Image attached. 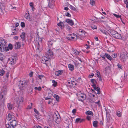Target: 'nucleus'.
Wrapping results in <instances>:
<instances>
[{
    "label": "nucleus",
    "mask_w": 128,
    "mask_h": 128,
    "mask_svg": "<svg viewBox=\"0 0 128 128\" xmlns=\"http://www.w3.org/2000/svg\"><path fill=\"white\" fill-rule=\"evenodd\" d=\"M68 67L70 70L72 71L74 70V67L73 65L70 64L68 65Z\"/></svg>",
    "instance_id": "b1692460"
},
{
    "label": "nucleus",
    "mask_w": 128,
    "mask_h": 128,
    "mask_svg": "<svg viewBox=\"0 0 128 128\" xmlns=\"http://www.w3.org/2000/svg\"><path fill=\"white\" fill-rule=\"evenodd\" d=\"M55 42V41L54 40H51L48 42V46L51 48L52 47L53 44Z\"/></svg>",
    "instance_id": "dca6fc26"
},
{
    "label": "nucleus",
    "mask_w": 128,
    "mask_h": 128,
    "mask_svg": "<svg viewBox=\"0 0 128 128\" xmlns=\"http://www.w3.org/2000/svg\"><path fill=\"white\" fill-rule=\"evenodd\" d=\"M22 45L21 43L20 42H17L14 44V48L17 49L20 48Z\"/></svg>",
    "instance_id": "ddd939ff"
},
{
    "label": "nucleus",
    "mask_w": 128,
    "mask_h": 128,
    "mask_svg": "<svg viewBox=\"0 0 128 128\" xmlns=\"http://www.w3.org/2000/svg\"><path fill=\"white\" fill-rule=\"evenodd\" d=\"M66 14V16L70 17L71 16L70 14V13L69 12H67V13H66V14Z\"/></svg>",
    "instance_id": "bf43d9fd"
},
{
    "label": "nucleus",
    "mask_w": 128,
    "mask_h": 128,
    "mask_svg": "<svg viewBox=\"0 0 128 128\" xmlns=\"http://www.w3.org/2000/svg\"><path fill=\"white\" fill-rule=\"evenodd\" d=\"M26 85L27 83L26 81L20 80L19 82L18 86L20 90H23L25 88Z\"/></svg>",
    "instance_id": "20e7f679"
},
{
    "label": "nucleus",
    "mask_w": 128,
    "mask_h": 128,
    "mask_svg": "<svg viewBox=\"0 0 128 128\" xmlns=\"http://www.w3.org/2000/svg\"><path fill=\"white\" fill-rule=\"evenodd\" d=\"M30 5L31 7L33 6V4L32 2H30Z\"/></svg>",
    "instance_id": "338daca9"
},
{
    "label": "nucleus",
    "mask_w": 128,
    "mask_h": 128,
    "mask_svg": "<svg viewBox=\"0 0 128 128\" xmlns=\"http://www.w3.org/2000/svg\"><path fill=\"white\" fill-rule=\"evenodd\" d=\"M124 3L126 4V7L128 8V0H126L124 1Z\"/></svg>",
    "instance_id": "de8ad7c7"
},
{
    "label": "nucleus",
    "mask_w": 128,
    "mask_h": 128,
    "mask_svg": "<svg viewBox=\"0 0 128 128\" xmlns=\"http://www.w3.org/2000/svg\"><path fill=\"white\" fill-rule=\"evenodd\" d=\"M5 73V71L4 70L2 69V68H1L0 70V76H3Z\"/></svg>",
    "instance_id": "473e14b6"
},
{
    "label": "nucleus",
    "mask_w": 128,
    "mask_h": 128,
    "mask_svg": "<svg viewBox=\"0 0 128 128\" xmlns=\"http://www.w3.org/2000/svg\"><path fill=\"white\" fill-rule=\"evenodd\" d=\"M91 82L92 83V87L96 86V84H97L96 80L94 79H92L90 80Z\"/></svg>",
    "instance_id": "412c9836"
},
{
    "label": "nucleus",
    "mask_w": 128,
    "mask_h": 128,
    "mask_svg": "<svg viewBox=\"0 0 128 128\" xmlns=\"http://www.w3.org/2000/svg\"><path fill=\"white\" fill-rule=\"evenodd\" d=\"M95 103L97 104L99 107H100L101 106V104L100 103V100H98L97 102H95Z\"/></svg>",
    "instance_id": "8fccbe9b"
},
{
    "label": "nucleus",
    "mask_w": 128,
    "mask_h": 128,
    "mask_svg": "<svg viewBox=\"0 0 128 128\" xmlns=\"http://www.w3.org/2000/svg\"><path fill=\"white\" fill-rule=\"evenodd\" d=\"M24 98L21 96L19 97L16 101L17 103L18 104L19 106V104H22L23 102Z\"/></svg>",
    "instance_id": "4468645a"
},
{
    "label": "nucleus",
    "mask_w": 128,
    "mask_h": 128,
    "mask_svg": "<svg viewBox=\"0 0 128 128\" xmlns=\"http://www.w3.org/2000/svg\"><path fill=\"white\" fill-rule=\"evenodd\" d=\"M127 55L126 54L125 52H122L120 53V56H125Z\"/></svg>",
    "instance_id": "79ce46f5"
},
{
    "label": "nucleus",
    "mask_w": 128,
    "mask_h": 128,
    "mask_svg": "<svg viewBox=\"0 0 128 128\" xmlns=\"http://www.w3.org/2000/svg\"><path fill=\"white\" fill-rule=\"evenodd\" d=\"M6 42L5 40L3 39H0V51L1 52L7 51L9 50V48L12 50L13 46L12 44H10L8 47L6 45Z\"/></svg>",
    "instance_id": "f257e3e1"
},
{
    "label": "nucleus",
    "mask_w": 128,
    "mask_h": 128,
    "mask_svg": "<svg viewBox=\"0 0 128 128\" xmlns=\"http://www.w3.org/2000/svg\"><path fill=\"white\" fill-rule=\"evenodd\" d=\"M73 53L75 54V55H79L78 54L80 53L79 52L77 51L76 49H73L72 50Z\"/></svg>",
    "instance_id": "c756f323"
},
{
    "label": "nucleus",
    "mask_w": 128,
    "mask_h": 128,
    "mask_svg": "<svg viewBox=\"0 0 128 128\" xmlns=\"http://www.w3.org/2000/svg\"><path fill=\"white\" fill-rule=\"evenodd\" d=\"M86 115H91L92 116L94 115L93 113L90 110H88L86 112Z\"/></svg>",
    "instance_id": "7c9ffc66"
},
{
    "label": "nucleus",
    "mask_w": 128,
    "mask_h": 128,
    "mask_svg": "<svg viewBox=\"0 0 128 128\" xmlns=\"http://www.w3.org/2000/svg\"><path fill=\"white\" fill-rule=\"evenodd\" d=\"M34 112L37 114H39V112L35 108H34Z\"/></svg>",
    "instance_id": "6e6d98bb"
},
{
    "label": "nucleus",
    "mask_w": 128,
    "mask_h": 128,
    "mask_svg": "<svg viewBox=\"0 0 128 128\" xmlns=\"http://www.w3.org/2000/svg\"><path fill=\"white\" fill-rule=\"evenodd\" d=\"M33 72H30V73L29 74V76L30 77H32L33 76Z\"/></svg>",
    "instance_id": "5fc2aeb1"
},
{
    "label": "nucleus",
    "mask_w": 128,
    "mask_h": 128,
    "mask_svg": "<svg viewBox=\"0 0 128 128\" xmlns=\"http://www.w3.org/2000/svg\"><path fill=\"white\" fill-rule=\"evenodd\" d=\"M96 74L97 75V77H99L100 76H102L100 74V72L98 70L96 71Z\"/></svg>",
    "instance_id": "58836bf2"
},
{
    "label": "nucleus",
    "mask_w": 128,
    "mask_h": 128,
    "mask_svg": "<svg viewBox=\"0 0 128 128\" xmlns=\"http://www.w3.org/2000/svg\"><path fill=\"white\" fill-rule=\"evenodd\" d=\"M94 76V74L93 73L91 74H90L88 76V77L89 78H92Z\"/></svg>",
    "instance_id": "680f3d73"
},
{
    "label": "nucleus",
    "mask_w": 128,
    "mask_h": 128,
    "mask_svg": "<svg viewBox=\"0 0 128 128\" xmlns=\"http://www.w3.org/2000/svg\"><path fill=\"white\" fill-rule=\"evenodd\" d=\"M34 89L35 90H38V91H40L42 89V88L40 86L38 87H37L36 86L34 88Z\"/></svg>",
    "instance_id": "a19ab883"
},
{
    "label": "nucleus",
    "mask_w": 128,
    "mask_h": 128,
    "mask_svg": "<svg viewBox=\"0 0 128 128\" xmlns=\"http://www.w3.org/2000/svg\"><path fill=\"white\" fill-rule=\"evenodd\" d=\"M66 29L68 30H70L71 29V28L69 26H66Z\"/></svg>",
    "instance_id": "e2e57ef3"
},
{
    "label": "nucleus",
    "mask_w": 128,
    "mask_h": 128,
    "mask_svg": "<svg viewBox=\"0 0 128 128\" xmlns=\"http://www.w3.org/2000/svg\"><path fill=\"white\" fill-rule=\"evenodd\" d=\"M114 50V47L113 46L110 47L108 50V51L109 52H113Z\"/></svg>",
    "instance_id": "c85d7f7f"
},
{
    "label": "nucleus",
    "mask_w": 128,
    "mask_h": 128,
    "mask_svg": "<svg viewBox=\"0 0 128 128\" xmlns=\"http://www.w3.org/2000/svg\"><path fill=\"white\" fill-rule=\"evenodd\" d=\"M70 8L71 10H76V8L71 5H70Z\"/></svg>",
    "instance_id": "603ef678"
},
{
    "label": "nucleus",
    "mask_w": 128,
    "mask_h": 128,
    "mask_svg": "<svg viewBox=\"0 0 128 128\" xmlns=\"http://www.w3.org/2000/svg\"><path fill=\"white\" fill-rule=\"evenodd\" d=\"M68 37L67 38L69 40H71L73 39L76 36V34L74 33H72L68 35Z\"/></svg>",
    "instance_id": "f8f14e48"
},
{
    "label": "nucleus",
    "mask_w": 128,
    "mask_h": 128,
    "mask_svg": "<svg viewBox=\"0 0 128 128\" xmlns=\"http://www.w3.org/2000/svg\"><path fill=\"white\" fill-rule=\"evenodd\" d=\"M91 28L93 29L94 30V29H96L97 28L96 26L94 25L93 26H91Z\"/></svg>",
    "instance_id": "13d9d810"
},
{
    "label": "nucleus",
    "mask_w": 128,
    "mask_h": 128,
    "mask_svg": "<svg viewBox=\"0 0 128 128\" xmlns=\"http://www.w3.org/2000/svg\"><path fill=\"white\" fill-rule=\"evenodd\" d=\"M30 15L29 14V13L28 14V15L26 16V18L27 19H30Z\"/></svg>",
    "instance_id": "4d7b16f0"
},
{
    "label": "nucleus",
    "mask_w": 128,
    "mask_h": 128,
    "mask_svg": "<svg viewBox=\"0 0 128 128\" xmlns=\"http://www.w3.org/2000/svg\"><path fill=\"white\" fill-rule=\"evenodd\" d=\"M7 120L9 121L11 120H12L15 119L16 118L12 114L8 113L7 116Z\"/></svg>",
    "instance_id": "423d86ee"
},
{
    "label": "nucleus",
    "mask_w": 128,
    "mask_h": 128,
    "mask_svg": "<svg viewBox=\"0 0 128 128\" xmlns=\"http://www.w3.org/2000/svg\"><path fill=\"white\" fill-rule=\"evenodd\" d=\"M15 56H11L8 58V61H10V63L12 64H14L16 61Z\"/></svg>",
    "instance_id": "1a4fd4ad"
},
{
    "label": "nucleus",
    "mask_w": 128,
    "mask_h": 128,
    "mask_svg": "<svg viewBox=\"0 0 128 128\" xmlns=\"http://www.w3.org/2000/svg\"><path fill=\"white\" fill-rule=\"evenodd\" d=\"M52 82L53 83L52 86H54L55 87L57 85V82L54 80H52Z\"/></svg>",
    "instance_id": "f704fd0d"
},
{
    "label": "nucleus",
    "mask_w": 128,
    "mask_h": 128,
    "mask_svg": "<svg viewBox=\"0 0 128 128\" xmlns=\"http://www.w3.org/2000/svg\"><path fill=\"white\" fill-rule=\"evenodd\" d=\"M85 95L83 94H79L77 98L79 101L83 102L85 99Z\"/></svg>",
    "instance_id": "0eeeda50"
},
{
    "label": "nucleus",
    "mask_w": 128,
    "mask_h": 128,
    "mask_svg": "<svg viewBox=\"0 0 128 128\" xmlns=\"http://www.w3.org/2000/svg\"><path fill=\"white\" fill-rule=\"evenodd\" d=\"M117 66L118 67V68L120 69H122V65L120 64H117Z\"/></svg>",
    "instance_id": "a18cd8bd"
},
{
    "label": "nucleus",
    "mask_w": 128,
    "mask_h": 128,
    "mask_svg": "<svg viewBox=\"0 0 128 128\" xmlns=\"http://www.w3.org/2000/svg\"><path fill=\"white\" fill-rule=\"evenodd\" d=\"M50 58H48L47 56H42V62L47 65V64L45 62H46L48 61V60H50Z\"/></svg>",
    "instance_id": "9d476101"
},
{
    "label": "nucleus",
    "mask_w": 128,
    "mask_h": 128,
    "mask_svg": "<svg viewBox=\"0 0 128 128\" xmlns=\"http://www.w3.org/2000/svg\"><path fill=\"white\" fill-rule=\"evenodd\" d=\"M66 21L71 26H72L74 24L73 21L69 19H66Z\"/></svg>",
    "instance_id": "aec40b11"
},
{
    "label": "nucleus",
    "mask_w": 128,
    "mask_h": 128,
    "mask_svg": "<svg viewBox=\"0 0 128 128\" xmlns=\"http://www.w3.org/2000/svg\"><path fill=\"white\" fill-rule=\"evenodd\" d=\"M44 77V76L43 75H38V78L40 80H41L42 78Z\"/></svg>",
    "instance_id": "09e8293b"
},
{
    "label": "nucleus",
    "mask_w": 128,
    "mask_h": 128,
    "mask_svg": "<svg viewBox=\"0 0 128 128\" xmlns=\"http://www.w3.org/2000/svg\"><path fill=\"white\" fill-rule=\"evenodd\" d=\"M6 95L0 92V103L2 104H4Z\"/></svg>",
    "instance_id": "39448f33"
},
{
    "label": "nucleus",
    "mask_w": 128,
    "mask_h": 128,
    "mask_svg": "<svg viewBox=\"0 0 128 128\" xmlns=\"http://www.w3.org/2000/svg\"><path fill=\"white\" fill-rule=\"evenodd\" d=\"M61 74V71L60 70L56 71L55 72V74L57 76H59Z\"/></svg>",
    "instance_id": "e433bc0d"
},
{
    "label": "nucleus",
    "mask_w": 128,
    "mask_h": 128,
    "mask_svg": "<svg viewBox=\"0 0 128 128\" xmlns=\"http://www.w3.org/2000/svg\"><path fill=\"white\" fill-rule=\"evenodd\" d=\"M113 15L115 17H116V18H121V15H119L116 14H114Z\"/></svg>",
    "instance_id": "49530a36"
},
{
    "label": "nucleus",
    "mask_w": 128,
    "mask_h": 128,
    "mask_svg": "<svg viewBox=\"0 0 128 128\" xmlns=\"http://www.w3.org/2000/svg\"><path fill=\"white\" fill-rule=\"evenodd\" d=\"M86 118L88 120H91V118L90 116H87Z\"/></svg>",
    "instance_id": "864d4df0"
},
{
    "label": "nucleus",
    "mask_w": 128,
    "mask_h": 128,
    "mask_svg": "<svg viewBox=\"0 0 128 128\" xmlns=\"http://www.w3.org/2000/svg\"><path fill=\"white\" fill-rule=\"evenodd\" d=\"M20 25L22 28H24L25 26L24 23V22H22L21 23Z\"/></svg>",
    "instance_id": "3c124183"
},
{
    "label": "nucleus",
    "mask_w": 128,
    "mask_h": 128,
    "mask_svg": "<svg viewBox=\"0 0 128 128\" xmlns=\"http://www.w3.org/2000/svg\"><path fill=\"white\" fill-rule=\"evenodd\" d=\"M18 37L17 36H15L14 37V39L15 40H18Z\"/></svg>",
    "instance_id": "69168bd1"
},
{
    "label": "nucleus",
    "mask_w": 128,
    "mask_h": 128,
    "mask_svg": "<svg viewBox=\"0 0 128 128\" xmlns=\"http://www.w3.org/2000/svg\"><path fill=\"white\" fill-rule=\"evenodd\" d=\"M90 3L92 6H93L95 4V2L93 0H90Z\"/></svg>",
    "instance_id": "c03bdc74"
},
{
    "label": "nucleus",
    "mask_w": 128,
    "mask_h": 128,
    "mask_svg": "<svg viewBox=\"0 0 128 128\" xmlns=\"http://www.w3.org/2000/svg\"><path fill=\"white\" fill-rule=\"evenodd\" d=\"M53 118L54 121L57 124L59 123L61 121V117L60 115L56 113L54 114L53 116Z\"/></svg>",
    "instance_id": "7ed1b4c3"
},
{
    "label": "nucleus",
    "mask_w": 128,
    "mask_h": 128,
    "mask_svg": "<svg viewBox=\"0 0 128 128\" xmlns=\"http://www.w3.org/2000/svg\"><path fill=\"white\" fill-rule=\"evenodd\" d=\"M46 56H51L53 55V53L52 51L49 48L47 50H46Z\"/></svg>",
    "instance_id": "6e6552de"
},
{
    "label": "nucleus",
    "mask_w": 128,
    "mask_h": 128,
    "mask_svg": "<svg viewBox=\"0 0 128 128\" xmlns=\"http://www.w3.org/2000/svg\"><path fill=\"white\" fill-rule=\"evenodd\" d=\"M76 109H73L72 110V113H73L74 114V113H75L76 112Z\"/></svg>",
    "instance_id": "052dcab7"
},
{
    "label": "nucleus",
    "mask_w": 128,
    "mask_h": 128,
    "mask_svg": "<svg viewBox=\"0 0 128 128\" xmlns=\"http://www.w3.org/2000/svg\"><path fill=\"white\" fill-rule=\"evenodd\" d=\"M99 78V80L100 81H102V76H100L99 77H98Z\"/></svg>",
    "instance_id": "0e129e2a"
},
{
    "label": "nucleus",
    "mask_w": 128,
    "mask_h": 128,
    "mask_svg": "<svg viewBox=\"0 0 128 128\" xmlns=\"http://www.w3.org/2000/svg\"><path fill=\"white\" fill-rule=\"evenodd\" d=\"M85 120L84 119H81L80 118H77L75 122V123H78V122H81L84 121Z\"/></svg>",
    "instance_id": "6ab92c4d"
},
{
    "label": "nucleus",
    "mask_w": 128,
    "mask_h": 128,
    "mask_svg": "<svg viewBox=\"0 0 128 128\" xmlns=\"http://www.w3.org/2000/svg\"><path fill=\"white\" fill-rule=\"evenodd\" d=\"M101 57L102 58V59L104 60L105 59L106 57L108 59L110 60V61H111L112 59V56H101Z\"/></svg>",
    "instance_id": "72a5a7b5"
},
{
    "label": "nucleus",
    "mask_w": 128,
    "mask_h": 128,
    "mask_svg": "<svg viewBox=\"0 0 128 128\" xmlns=\"http://www.w3.org/2000/svg\"><path fill=\"white\" fill-rule=\"evenodd\" d=\"M0 60L4 62L8 61V59L6 56H0Z\"/></svg>",
    "instance_id": "5701e85b"
},
{
    "label": "nucleus",
    "mask_w": 128,
    "mask_h": 128,
    "mask_svg": "<svg viewBox=\"0 0 128 128\" xmlns=\"http://www.w3.org/2000/svg\"><path fill=\"white\" fill-rule=\"evenodd\" d=\"M125 56H120V58L121 60L122 61V62H124L126 60V59L125 58Z\"/></svg>",
    "instance_id": "37998d69"
},
{
    "label": "nucleus",
    "mask_w": 128,
    "mask_h": 128,
    "mask_svg": "<svg viewBox=\"0 0 128 128\" xmlns=\"http://www.w3.org/2000/svg\"><path fill=\"white\" fill-rule=\"evenodd\" d=\"M10 125L9 124H6V128H14L18 124L16 120L14 119L10 122Z\"/></svg>",
    "instance_id": "f03ea898"
},
{
    "label": "nucleus",
    "mask_w": 128,
    "mask_h": 128,
    "mask_svg": "<svg viewBox=\"0 0 128 128\" xmlns=\"http://www.w3.org/2000/svg\"><path fill=\"white\" fill-rule=\"evenodd\" d=\"M7 88L6 86H4L2 89L1 92L4 94H6L7 92Z\"/></svg>",
    "instance_id": "2eb2a0df"
},
{
    "label": "nucleus",
    "mask_w": 128,
    "mask_h": 128,
    "mask_svg": "<svg viewBox=\"0 0 128 128\" xmlns=\"http://www.w3.org/2000/svg\"><path fill=\"white\" fill-rule=\"evenodd\" d=\"M54 97L56 99L57 102L59 101V97L58 95L54 94Z\"/></svg>",
    "instance_id": "4c0bfd02"
},
{
    "label": "nucleus",
    "mask_w": 128,
    "mask_h": 128,
    "mask_svg": "<svg viewBox=\"0 0 128 128\" xmlns=\"http://www.w3.org/2000/svg\"><path fill=\"white\" fill-rule=\"evenodd\" d=\"M63 23L62 22H60L57 24V25L59 26H60L61 29L64 28Z\"/></svg>",
    "instance_id": "bb28decb"
},
{
    "label": "nucleus",
    "mask_w": 128,
    "mask_h": 128,
    "mask_svg": "<svg viewBox=\"0 0 128 128\" xmlns=\"http://www.w3.org/2000/svg\"><path fill=\"white\" fill-rule=\"evenodd\" d=\"M113 37L116 38L118 39H120L122 38L121 35L118 34L117 32L114 36Z\"/></svg>",
    "instance_id": "f3484780"
},
{
    "label": "nucleus",
    "mask_w": 128,
    "mask_h": 128,
    "mask_svg": "<svg viewBox=\"0 0 128 128\" xmlns=\"http://www.w3.org/2000/svg\"><path fill=\"white\" fill-rule=\"evenodd\" d=\"M104 34L107 35L108 34V32L106 30H104L102 28H100L99 29Z\"/></svg>",
    "instance_id": "a878e982"
},
{
    "label": "nucleus",
    "mask_w": 128,
    "mask_h": 128,
    "mask_svg": "<svg viewBox=\"0 0 128 128\" xmlns=\"http://www.w3.org/2000/svg\"><path fill=\"white\" fill-rule=\"evenodd\" d=\"M48 6L51 8H54V1L53 0H48Z\"/></svg>",
    "instance_id": "9b49d317"
},
{
    "label": "nucleus",
    "mask_w": 128,
    "mask_h": 128,
    "mask_svg": "<svg viewBox=\"0 0 128 128\" xmlns=\"http://www.w3.org/2000/svg\"><path fill=\"white\" fill-rule=\"evenodd\" d=\"M109 31L113 36L117 32L114 30L111 29H110V30Z\"/></svg>",
    "instance_id": "393cba45"
},
{
    "label": "nucleus",
    "mask_w": 128,
    "mask_h": 128,
    "mask_svg": "<svg viewBox=\"0 0 128 128\" xmlns=\"http://www.w3.org/2000/svg\"><path fill=\"white\" fill-rule=\"evenodd\" d=\"M7 106L8 109L9 110H10L12 109L13 107V106L10 103H8L7 104Z\"/></svg>",
    "instance_id": "cd10ccee"
},
{
    "label": "nucleus",
    "mask_w": 128,
    "mask_h": 128,
    "mask_svg": "<svg viewBox=\"0 0 128 128\" xmlns=\"http://www.w3.org/2000/svg\"><path fill=\"white\" fill-rule=\"evenodd\" d=\"M31 108H32L31 106H28V107H27V109H31Z\"/></svg>",
    "instance_id": "774afa93"
},
{
    "label": "nucleus",
    "mask_w": 128,
    "mask_h": 128,
    "mask_svg": "<svg viewBox=\"0 0 128 128\" xmlns=\"http://www.w3.org/2000/svg\"><path fill=\"white\" fill-rule=\"evenodd\" d=\"M20 36L21 38L24 40L25 39V33L24 32H22L20 35Z\"/></svg>",
    "instance_id": "c9c22d12"
},
{
    "label": "nucleus",
    "mask_w": 128,
    "mask_h": 128,
    "mask_svg": "<svg viewBox=\"0 0 128 128\" xmlns=\"http://www.w3.org/2000/svg\"><path fill=\"white\" fill-rule=\"evenodd\" d=\"M98 122L97 121H94L93 122V124L94 127L96 128L98 127Z\"/></svg>",
    "instance_id": "2f4dec72"
},
{
    "label": "nucleus",
    "mask_w": 128,
    "mask_h": 128,
    "mask_svg": "<svg viewBox=\"0 0 128 128\" xmlns=\"http://www.w3.org/2000/svg\"><path fill=\"white\" fill-rule=\"evenodd\" d=\"M79 33H78L79 35L80 36H84L85 35V34L86 33L84 31V30L81 29L79 30Z\"/></svg>",
    "instance_id": "a211bd4d"
},
{
    "label": "nucleus",
    "mask_w": 128,
    "mask_h": 128,
    "mask_svg": "<svg viewBox=\"0 0 128 128\" xmlns=\"http://www.w3.org/2000/svg\"><path fill=\"white\" fill-rule=\"evenodd\" d=\"M94 90L97 91V93L98 94H100V88L96 86H94L92 87Z\"/></svg>",
    "instance_id": "4be33fe9"
},
{
    "label": "nucleus",
    "mask_w": 128,
    "mask_h": 128,
    "mask_svg": "<svg viewBox=\"0 0 128 128\" xmlns=\"http://www.w3.org/2000/svg\"><path fill=\"white\" fill-rule=\"evenodd\" d=\"M116 114L119 117H120L122 116V114L121 112L120 111H118L116 112Z\"/></svg>",
    "instance_id": "ea45409f"
}]
</instances>
